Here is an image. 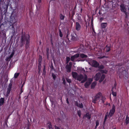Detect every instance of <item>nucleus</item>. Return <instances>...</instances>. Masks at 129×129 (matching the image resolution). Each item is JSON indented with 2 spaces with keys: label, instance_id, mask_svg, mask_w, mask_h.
I'll return each mask as SVG.
<instances>
[{
  "label": "nucleus",
  "instance_id": "6",
  "mask_svg": "<svg viewBox=\"0 0 129 129\" xmlns=\"http://www.w3.org/2000/svg\"><path fill=\"white\" fill-rule=\"evenodd\" d=\"M91 64L92 67L97 68L99 66V64L96 60H93L91 62Z\"/></svg>",
  "mask_w": 129,
  "mask_h": 129
},
{
  "label": "nucleus",
  "instance_id": "4",
  "mask_svg": "<svg viewBox=\"0 0 129 129\" xmlns=\"http://www.w3.org/2000/svg\"><path fill=\"white\" fill-rule=\"evenodd\" d=\"M17 17L16 15L12 16L10 21V23L12 24H14L17 22Z\"/></svg>",
  "mask_w": 129,
  "mask_h": 129
},
{
  "label": "nucleus",
  "instance_id": "60",
  "mask_svg": "<svg viewBox=\"0 0 129 129\" xmlns=\"http://www.w3.org/2000/svg\"><path fill=\"white\" fill-rule=\"evenodd\" d=\"M42 2V0H38V2L39 3H41Z\"/></svg>",
  "mask_w": 129,
  "mask_h": 129
},
{
  "label": "nucleus",
  "instance_id": "59",
  "mask_svg": "<svg viewBox=\"0 0 129 129\" xmlns=\"http://www.w3.org/2000/svg\"><path fill=\"white\" fill-rule=\"evenodd\" d=\"M66 101H67V103L68 104H69V101H68V98H67V99H66Z\"/></svg>",
  "mask_w": 129,
  "mask_h": 129
},
{
  "label": "nucleus",
  "instance_id": "22",
  "mask_svg": "<svg viewBox=\"0 0 129 129\" xmlns=\"http://www.w3.org/2000/svg\"><path fill=\"white\" fill-rule=\"evenodd\" d=\"M59 17L60 20H63L64 19L65 16L64 15H63L61 13L60 14Z\"/></svg>",
  "mask_w": 129,
  "mask_h": 129
},
{
  "label": "nucleus",
  "instance_id": "38",
  "mask_svg": "<svg viewBox=\"0 0 129 129\" xmlns=\"http://www.w3.org/2000/svg\"><path fill=\"white\" fill-rule=\"evenodd\" d=\"M62 80L63 81V83L64 85H66V82L65 81V80L64 78H62Z\"/></svg>",
  "mask_w": 129,
  "mask_h": 129
},
{
  "label": "nucleus",
  "instance_id": "46",
  "mask_svg": "<svg viewBox=\"0 0 129 129\" xmlns=\"http://www.w3.org/2000/svg\"><path fill=\"white\" fill-rule=\"evenodd\" d=\"M20 92V93L19 94L20 95L21 94V93L23 92V88H21V87Z\"/></svg>",
  "mask_w": 129,
  "mask_h": 129
},
{
  "label": "nucleus",
  "instance_id": "35",
  "mask_svg": "<svg viewBox=\"0 0 129 129\" xmlns=\"http://www.w3.org/2000/svg\"><path fill=\"white\" fill-rule=\"evenodd\" d=\"M70 60V58L69 57H67L66 58V63H68Z\"/></svg>",
  "mask_w": 129,
  "mask_h": 129
},
{
  "label": "nucleus",
  "instance_id": "9",
  "mask_svg": "<svg viewBox=\"0 0 129 129\" xmlns=\"http://www.w3.org/2000/svg\"><path fill=\"white\" fill-rule=\"evenodd\" d=\"M83 78L84 76L82 74H80L78 75L76 79H77V80L79 81H81Z\"/></svg>",
  "mask_w": 129,
  "mask_h": 129
},
{
  "label": "nucleus",
  "instance_id": "63",
  "mask_svg": "<svg viewBox=\"0 0 129 129\" xmlns=\"http://www.w3.org/2000/svg\"><path fill=\"white\" fill-rule=\"evenodd\" d=\"M128 13H127V15H128V17L129 19V9H128Z\"/></svg>",
  "mask_w": 129,
  "mask_h": 129
},
{
  "label": "nucleus",
  "instance_id": "44",
  "mask_svg": "<svg viewBox=\"0 0 129 129\" xmlns=\"http://www.w3.org/2000/svg\"><path fill=\"white\" fill-rule=\"evenodd\" d=\"M102 72L103 73H105L106 74L107 73V71L106 70H102Z\"/></svg>",
  "mask_w": 129,
  "mask_h": 129
},
{
  "label": "nucleus",
  "instance_id": "11",
  "mask_svg": "<svg viewBox=\"0 0 129 129\" xmlns=\"http://www.w3.org/2000/svg\"><path fill=\"white\" fill-rule=\"evenodd\" d=\"M105 50L107 52H109L111 50V47L110 45H107L105 48Z\"/></svg>",
  "mask_w": 129,
  "mask_h": 129
},
{
  "label": "nucleus",
  "instance_id": "29",
  "mask_svg": "<svg viewBox=\"0 0 129 129\" xmlns=\"http://www.w3.org/2000/svg\"><path fill=\"white\" fill-rule=\"evenodd\" d=\"M44 68L43 70V74L44 75H45L46 73V67L45 65L43 66Z\"/></svg>",
  "mask_w": 129,
  "mask_h": 129
},
{
  "label": "nucleus",
  "instance_id": "25",
  "mask_svg": "<svg viewBox=\"0 0 129 129\" xmlns=\"http://www.w3.org/2000/svg\"><path fill=\"white\" fill-rule=\"evenodd\" d=\"M14 51L12 52L11 54L10 55L9 57H7V59L9 58L10 59L12 57H13V56L14 55Z\"/></svg>",
  "mask_w": 129,
  "mask_h": 129
},
{
  "label": "nucleus",
  "instance_id": "3",
  "mask_svg": "<svg viewBox=\"0 0 129 129\" xmlns=\"http://www.w3.org/2000/svg\"><path fill=\"white\" fill-rule=\"evenodd\" d=\"M120 10L121 11L124 13L125 15V18H128V15L126 11V9L125 8V6L123 4H121L120 5Z\"/></svg>",
  "mask_w": 129,
  "mask_h": 129
},
{
  "label": "nucleus",
  "instance_id": "1",
  "mask_svg": "<svg viewBox=\"0 0 129 129\" xmlns=\"http://www.w3.org/2000/svg\"><path fill=\"white\" fill-rule=\"evenodd\" d=\"M25 48L26 49H27L29 47L30 41V37L28 34L25 35L23 34L22 35L20 40V46L21 47H22L24 45L25 43Z\"/></svg>",
  "mask_w": 129,
  "mask_h": 129
},
{
  "label": "nucleus",
  "instance_id": "62",
  "mask_svg": "<svg viewBox=\"0 0 129 129\" xmlns=\"http://www.w3.org/2000/svg\"><path fill=\"white\" fill-rule=\"evenodd\" d=\"M51 45L53 46V43L52 42V39H51Z\"/></svg>",
  "mask_w": 129,
  "mask_h": 129
},
{
  "label": "nucleus",
  "instance_id": "52",
  "mask_svg": "<svg viewBox=\"0 0 129 129\" xmlns=\"http://www.w3.org/2000/svg\"><path fill=\"white\" fill-rule=\"evenodd\" d=\"M31 125V124L30 123V122L28 123L27 124V127L29 128L30 126Z\"/></svg>",
  "mask_w": 129,
  "mask_h": 129
},
{
  "label": "nucleus",
  "instance_id": "33",
  "mask_svg": "<svg viewBox=\"0 0 129 129\" xmlns=\"http://www.w3.org/2000/svg\"><path fill=\"white\" fill-rule=\"evenodd\" d=\"M47 125L49 128L52 127V125L50 122H48L47 123Z\"/></svg>",
  "mask_w": 129,
  "mask_h": 129
},
{
  "label": "nucleus",
  "instance_id": "14",
  "mask_svg": "<svg viewBox=\"0 0 129 129\" xmlns=\"http://www.w3.org/2000/svg\"><path fill=\"white\" fill-rule=\"evenodd\" d=\"M115 90V89H114V87L113 86L111 90L113 96H116V91Z\"/></svg>",
  "mask_w": 129,
  "mask_h": 129
},
{
  "label": "nucleus",
  "instance_id": "45",
  "mask_svg": "<svg viewBox=\"0 0 129 129\" xmlns=\"http://www.w3.org/2000/svg\"><path fill=\"white\" fill-rule=\"evenodd\" d=\"M117 85V84L116 83V82L115 81L114 84V89H115V90H116V86Z\"/></svg>",
  "mask_w": 129,
  "mask_h": 129
},
{
  "label": "nucleus",
  "instance_id": "47",
  "mask_svg": "<svg viewBox=\"0 0 129 129\" xmlns=\"http://www.w3.org/2000/svg\"><path fill=\"white\" fill-rule=\"evenodd\" d=\"M123 64L122 63H118L117 64V66H122Z\"/></svg>",
  "mask_w": 129,
  "mask_h": 129
},
{
  "label": "nucleus",
  "instance_id": "8",
  "mask_svg": "<svg viewBox=\"0 0 129 129\" xmlns=\"http://www.w3.org/2000/svg\"><path fill=\"white\" fill-rule=\"evenodd\" d=\"M101 77V75L100 73H97L94 77L95 80L96 81L99 80Z\"/></svg>",
  "mask_w": 129,
  "mask_h": 129
},
{
  "label": "nucleus",
  "instance_id": "5",
  "mask_svg": "<svg viewBox=\"0 0 129 129\" xmlns=\"http://www.w3.org/2000/svg\"><path fill=\"white\" fill-rule=\"evenodd\" d=\"M115 112V105H113L112 109L110 110L109 116L110 117H112L113 115Z\"/></svg>",
  "mask_w": 129,
  "mask_h": 129
},
{
  "label": "nucleus",
  "instance_id": "49",
  "mask_svg": "<svg viewBox=\"0 0 129 129\" xmlns=\"http://www.w3.org/2000/svg\"><path fill=\"white\" fill-rule=\"evenodd\" d=\"M41 62L40 63V62H39V63L38 64V69L39 70V67H41Z\"/></svg>",
  "mask_w": 129,
  "mask_h": 129
},
{
  "label": "nucleus",
  "instance_id": "57",
  "mask_svg": "<svg viewBox=\"0 0 129 129\" xmlns=\"http://www.w3.org/2000/svg\"><path fill=\"white\" fill-rule=\"evenodd\" d=\"M86 81H85L84 79L82 80L81 81V83H84Z\"/></svg>",
  "mask_w": 129,
  "mask_h": 129
},
{
  "label": "nucleus",
  "instance_id": "7",
  "mask_svg": "<svg viewBox=\"0 0 129 129\" xmlns=\"http://www.w3.org/2000/svg\"><path fill=\"white\" fill-rule=\"evenodd\" d=\"M81 26L80 23L78 22H76L75 23V29L77 31H79L81 29Z\"/></svg>",
  "mask_w": 129,
  "mask_h": 129
},
{
  "label": "nucleus",
  "instance_id": "23",
  "mask_svg": "<svg viewBox=\"0 0 129 129\" xmlns=\"http://www.w3.org/2000/svg\"><path fill=\"white\" fill-rule=\"evenodd\" d=\"M72 38L71 39L72 40L74 41H76L77 40V38L76 37L73 35H71Z\"/></svg>",
  "mask_w": 129,
  "mask_h": 129
},
{
  "label": "nucleus",
  "instance_id": "37",
  "mask_svg": "<svg viewBox=\"0 0 129 129\" xmlns=\"http://www.w3.org/2000/svg\"><path fill=\"white\" fill-rule=\"evenodd\" d=\"M75 58L73 56H72L71 57L70 60L71 61H74V59Z\"/></svg>",
  "mask_w": 129,
  "mask_h": 129
},
{
  "label": "nucleus",
  "instance_id": "31",
  "mask_svg": "<svg viewBox=\"0 0 129 129\" xmlns=\"http://www.w3.org/2000/svg\"><path fill=\"white\" fill-rule=\"evenodd\" d=\"M52 76V77L53 79L54 80H55L56 77V76L55 74L53 73H52L51 74Z\"/></svg>",
  "mask_w": 129,
  "mask_h": 129
},
{
  "label": "nucleus",
  "instance_id": "64",
  "mask_svg": "<svg viewBox=\"0 0 129 129\" xmlns=\"http://www.w3.org/2000/svg\"><path fill=\"white\" fill-rule=\"evenodd\" d=\"M10 91H9V90H7V93H9L10 92Z\"/></svg>",
  "mask_w": 129,
  "mask_h": 129
},
{
  "label": "nucleus",
  "instance_id": "27",
  "mask_svg": "<svg viewBox=\"0 0 129 129\" xmlns=\"http://www.w3.org/2000/svg\"><path fill=\"white\" fill-rule=\"evenodd\" d=\"M19 75V73H15L14 75V77L15 78H17Z\"/></svg>",
  "mask_w": 129,
  "mask_h": 129
},
{
  "label": "nucleus",
  "instance_id": "53",
  "mask_svg": "<svg viewBox=\"0 0 129 129\" xmlns=\"http://www.w3.org/2000/svg\"><path fill=\"white\" fill-rule=\"evenodd\" d=\"M55 129H60V128L59 127H58L57 126H55Z\"/></svg>",
  "mask_w": 129,
  "mask_h": 129
},
{
  "label": "nucleus",
  "instance_id": "28",
  "mask_svg": "<svg viewBox=\"0 0 129 129\" xmlns=\"http://www.w3.org/2000/svg\"><path fill=\"white\" fill-rule=\"evenodd\" d=\"M101 100L102 101L103 103H104V102H105V101L106 100V98L104 96H103L102 95V96L101 97Z\"/></svg>",
  "mask_w": 129,
  "mask_h": 129
},
{
  "label": "nucleus",
  "instance_id": "56",
  "mask_svg": "<svg viewBox=\"0 0 129 129\" xmlns=\"http://www.w3.org/2000/svg\"><path fill=\"white\" fill-rule=\"evenodd\" d=\"M85 81L87 80V77L86 75H85V76L84 78H83Z\"/></svg>",
  "mask_w": 129,
  "mask_h": 129
},
{
  "label": "nucleus",
  "instance_id": "41",
  "mask_svg": "<svg viewBox=\"0 0 129 129\" xmlns=\"http://www.w3.org/2000/svg\"><path fill=\"white\" fill-rule=\"evenodd\" d=\"M14 24H10V26H12V28H11V29L12 30H13L14 31Z\"/></svg>",
  "mask_w": 129,
  "mask_h": 129
},
{
  "label": "nucleus",
  "instance_id": "34",
  "mask_svg": "<svg viewBox=\"0 0 129 129\" xmlns=\"http://www.w3.org/2000/svg\"><path fill=\"white\" fill-rule=\"evenodd\" d=\"M80 54L79 53H77L76 54L74 55L73 56L75 58L78 57L79 56Z\"/></svg>",
  "mask_w": 129,
  "mask_h": 129
},
{
  "label": "nucleus",
  "instance_id": "15",
  "mask_svg": "<svg viewBox=\"0 0 129 129\" xmlns=\"http://www.w3.org/2000/svg\"><path fill=\"white\" fill-rule=\"evenodd\" d=\"M91 83V81H87L84 84V86L86 88H88L90 84Z\"/></svg>",
  "mask_w": 129,
  "mask_h": 129
},
{
  "label": "nucleus",
  "instance_id": "54",
  "mask_svg": "<svg viewBox=\"0 0 129 129\" xmlns=\"http://www.w3.org/2000/svg\"><path fill=\"white\" fill-rule=\"evenodd\" d=\"M104 18L103 17H101L100 19V21L101 22L104 19Z\"/></svg>",
  "mask_w": 129,
  "mask_h": 129
},
{
  "label": "nucleus",
  "instance_id": "30",
  "mask_svg": "<svg viewBox=\"0 0 129 129\" xmlns=\"http://www.w3.org/2000/svg\"><path fill=\"white\" fill-rule=\"evenodd\" d=\"M96 85V83L95 82H93L91 85V88H93Z\"/></svg>",
  "mask_w": 129,
  "mask_h": 129
},
{
  "label": "nucleus",
  "instance_id": "21",
  "mask_svg": "<svg viewBox=\"0 0 129 129\" xmlns=\"http://www.w3.org/2000/svg\"><path fill=\"white\" fill-rule=\"evenodd\" d=\"M108 114V113H107L106 114V115L105 117V118L104 120V121L103 122V125H105V122L107 119V114Z\"/></svg>",
  "mask_w": 129,
  "mask_h": 129
},
{
  "label": "nucleus",
  "instance_id": "2",
  "mask_svg": "<svg viewBox=\"0 0 129 129\" xmlns=\"http://www.w3.org/2000/svg\"><path fill=\"white\" fill-rule=\"evenodd\" d=\"M102 93L100 92H99L98 93L94 96V98H92V103L94 104L96 103L97 100H99L102 96Z\"/></svg>",
  "mask_w": 129,
  "mask_h": 129
},
{
  "label": "nucleus",
  "instance_id": "18",
  "mask_svg": "<svg viewBox=\"0 0 129 129\" xmlns=\"http://www.w3.org/2000/svg\"><path fill=\"white\" fill-rule=\"evenodd\" d=\"M5 99L1 98L0 99V105H3L4 103Z\"/></svg>",
  "mask_w": 129,
  "mask_h": 129
},
{
  "label": "nucleus",
  "instance_id": "13",
  "mask_svg": "<svg viewBox=\"0 0 129 129\" xmlns=\"http://www.w3.org/2000/svg\"><path fill=\"white\" fill-rule=\"evenodd\" d=\"M71 67L68 64H67L66 67L67 72L69 73L71 71Z\"/></svg>",
  "mask_w": 129,
  "mask_h": 129
},
{
  "label": "nucleus",
  "instance_id": "40",
  "mask_svg": "<svg viewBox=\"0 0 129 129\" xmlns=\"http://www.w3.org/2000/svg\"><path fill=\"white\" fill-rule=\"evenodd\" d=\"M42 60V57L41 56H40V57H39L38 59V61L39 62H41Z\"/></svg>",
  "mask_w": 129,
  "mask_h": 129
},
{
  "label": "nucleus",
  "instance_id": "16",
  "mask_svg": "<svg viewBox=\"0 0 129 129\" xmlns=\"http://www.w3.org/2000/svg\"><path fill=\"white\" fill-rule=\"evenodd\" d=\"M105 77V76L104 74H103L101 76L100 79L99 80V82L100 83L104 79Z\"/></svg>",
  "mask_w": 129,
  "mask_h": 129
},
{
  "label": "nucleus",
  "instance_id": "61",
  "mask_svg": "<svg viewBox=\"0 0 129 129\" xmlns=\"http://www.w3.org/2000/svg\"><path fill=\"white\" fill-rule=\"evenodd\" d=\"M11 115V114H10L9 116H8V117L6 119V120H8V118H9V117L10 116V115Z\"/></svg>",
  "mask_w": 129,
  "mask_h": 129
},
{
  "label": "nucleus",
  "instance_id": "50",
  "mask_svg": "<svg viewBox=\"0 0 129 129\" xmlns=\"http://www.w3.org/2000/svg\"><path fill=\"white\" fill-rule=\"evenodd\" d=\"M78 107L80 108H83V105H76Z\"/></svg>",
  "mask_w": 129,
  "mask_h": 129
},
{
  "label": "nucleus",
  "instance_id": "51",
  "mask_svg": "<svg viewBox=\"0 0 129 129\" xmlns=\"http://www.w3.org/2000/svg\"><path fill=\"white\" fill-rule=\"evenodd\" d=\"M72 62H69V65L71 67H72Z\"/></svg>",
  "mask_w": 129,
  "mask_h": 129
},
{
  "label": "nucleus",
  "instance_id": "26",
  "mask_svg": "<svg viewBox=\"0 0 129 129\" xmlns=\"http://www.w3.org/2000/svg\"><path fill=\"white\" fill-rule=\"evenodd\" d=\"M12 87V84L10 83L9 84L8 88V90L9 91H10L11 90Z\"/></svg>",
  "mask_w": 129,
  "mask_h": 129
},
{
  "label": "nucleus",
  "instance_id": "19",
  "mask_svg": "<svg viewBox=\"0 0 129 129\" xmlns=\"http://www.w3.org/2000/svg\"><path fill=\"white\" fill-rule=\"evenodd\" d=\"M125 122L126 123V125L129 122V117L128 116V115L126 116V119L125 120Z\"/></svg>",
  "mask_w": 129,
  "mask_h": 129
},
{
  "label": "nucleus",
  "instance_id": "17",
  "mask_svg": "<svg viewBox=\"0 0 129 129\" xmlns=\"http://www.w3.org/2000/svg\"><path fill=\"white\" fill-rule=\"evenodd\" d=\"M79 56L82 58H86L87 57V56L83 53H81L80 54Z\"/></svg>",
  "mask_w": 129,
  "mask_h": 129
},
{
  "label": "nucleus",
  "instance_id": "58",
  "mask_svg": "<svg viewBox=\"0 0 129 129\" xmlns=\"http://www.w3.org/2000/svg\"><path fill=\"white\" fill-rule=\"evenodd\" d=\"M7 121H8V120H6V119H5V124H6L7 125Z\"/></svg>",
  "mask_w": 129,
  "mask_h": 129
},
{
  "label": "nucleus",
  "instance_id": "43",
  "mask_svg": "<svg viewBox=\"0 0 129 129\" xmlns=\"http://www.w3.org/2000/svg\"><path fill=\"white\" fill-rule=\"evenodd\" d=\"M99 124V120H96V125L98 126Z\"/></svg>",
  "mask_w": 129,
  "mask_h": 129
},
{
  "label": "nucleus",
  "instance_id": "32",
  "mask_svg": "<svg viewBox=\"0 0 129 129\" xmlns=\"http://www.w3.org/2000/svg\"><path fill=\"white\" fill-rule=\"evenodd\" d=\"M59 36L60 37H62L63 36V34L61 32V30L60 29H59Z\"/></svg>",
  "mask_w": 129,
  "mask_h": 129
},
{
  "label": "nucleus",
  "instance_id": "36",
  "mask_svg": "<svg viewBox=\"0 0 129 129\" xmlns=\"http://www.w3.org/2000/svg\"><path fill=\"white\" fill-rule=\"evenodd\" d=\"M66 79L67 81L69 83H70L72 81L71 79L67 78H66Z\"/></svg>",
  "mask_w": 129,
  "mask_h": 129
},
{
  "label": "nucleus",
  "instance_id": "10",
  "mask_svg": "<svg viewBox=\"0 0 129 129\" xmlns=\"http://www.w3.org/2000/svg\"><path fill=\"white\" fill-rule=\"evenodd\" d=\"M72 75L73 77L75 79H76L77 77L78 74L76 72H72Z\"/></svg>",
  "mask_w": 129,
  "mask_h": 129
},
{
  "label": "nucleus",
  "instance_id": "42",
  "mask_svg": "<svg viewBox=\"0 0 129 129\" xmlns=\"http://www.w3.org/2000/svg\"><path fill=\"white\" fill-rule=\"evenodd\" d=\"M98 67V68L99 69H103L104 68V67L103 65H100V66H99Z\"/></svg>",
  "mask_w": 129,
  "mask_h": 129
},
{
  "label": "nucleus",
  "instance_id": "55",
  "mask_svg": "<svg viewBox=\"0 0 129 129\" xmlns=\"http://www.w3.org/2000/svg\"><path fill=\"white\" fill-rule=\"evenodd\" d=\"M50 68H51V69L52 70H53L54 69V67L53 66L52 64L51 65V66L50 67Z\"/></svg>",
  "mask_w": 129,
  "mask_h": 129
},
{
  "label": "nucleus",
  "instance_id": "24",
  "mask_svg": "<svg viewBox=\"0 0 129 129\" xmlns=\"http://www.w3.org/2000/svg\"><path fill=\"white\" fill-rule=\"evenodd\" d=\"M77 113L78 115L80 118H81V112L80 110H78L77 111Z\"/></svg>",
  "mask_w": 129,
  "mask_h": 129
},
{
  "label": "nucleus",
  "instance_id": "20",
  "mask_svg": "<svg viewBox=\"0 0 129 129\" xmlns=\"http://www.w3.org/2000/svg\"><path fill=\"white\" fill-rule=\"evenodd\" d=\"M85 116L89 120L91 118V115H90L89 113H87L85 115Z\"/></svg>",
  "mask_w": 129,
  "mask_h": 129
},
{
  "label": "nucleus",
  "instance_id": "39",
  "mask_svg": "<svg viewBox=\"0 0 129 129\" xmlns=\"http://www.w3.org/2000/svg\"><path fill=\"white\" fill-rule=\"evenodd\" d=\"M46 55H49V48L47 47L46 48Z\"/></svg>",
  "mask_w": 129,
  "mask_h": 129
},
{
  "label": "nucleus",
  "instance_id": "12",
  "mask_svg": "<svg viewBox=\"0 0 129 129\" xmlns=\"http://www.w3.org/2000/svg\"><path fill=\"white\" fill-rule=\"evenodd\" d=\"M107 25V23L106 22H103L101 23V27L102 29H104L106 28Z\"/></svg>",
  "mask_w": 129,
  "mask_h": 129
},
{
  "label": "nucleus",
  "instance_id": "48",
  "mask_svg": "<svg viewBox=\"0 0 129 129\" xmlns=\"http://www.w3.org/2000/svg\"><path fill=\"white\" fill-rule=\"evenodd\" d=\"M25 80L23 82L22 84V85L21 86V88H23V87L24 85V84L25 83Z\"/></svg>",
  "mask_w": 129,
  "mask_h": 129
}]
</instances>
